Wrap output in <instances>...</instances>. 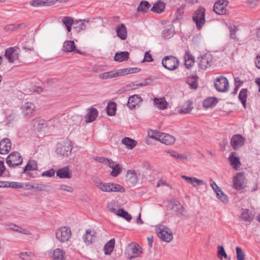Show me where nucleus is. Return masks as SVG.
Returning <instances> with one entry per match:
<instances>
[{
    "instance_id": "obj_1",
    "label": "nucleus",
    "mask_w": 260,
    "mask_h": 260,
    "mask_svg": "<svg viewBox=\"0 0 260 260\" xmlns=\"http://www.w3.org/2000/svg\"><path fill=\"white\" fill-rule=\"evenodd\" d=\"M155 231L158 237L162 241L170 242L173 238V234L170 229L162 225L156 226Z\"/></svg>"
},
{
    "instance_id": "obj_2",
    "label": "nucleus",
    "mask_w": 260,
    "mask_h": 260,
    "mask_svg": "<svg viewBox=\"0 0 260 260\" xmlns=\"http://www.w3.org/2000/svg\"><path fill=\"white\" fill-rule=\"evenodd\" d=\"M161 63L165 68L170 71L175 70L179 65L178 59L172 55L165 56L162 59Z\"/></svg>"
},
{
    "instance_id": "obj_3",
    "label": "nucleus",
    "mask_w": 260,
    "mask_h": 260,
    "mask_svg": "<svg viewBox=\"0 0 260 260\" xmlns=\"http://www.w3.org/2000/svg\"><path fill=\"white\" fill-rule=\"evenodd\" d=\"M205 9L199 7L193 14L192 20L196 23L198 29H200L205 22Z\"/></svg>"
},
{
    "instance_id": "obj_4",
    "label": "nucleus",
    "mask_w": 260,
    "mask_h": 260,
    "mask_svg": "<svg viewBox=\"0 0 260 260\" xmlns=\"http://www.w3.org/2000/svg\"><path fill=\"white\" fill-rule=\"evenodd\" d=\"M56 238L60 242L68 241L71 236V230L67 226H62L56 230Z\"/></svg>"
},
{
    "instance_id": "obj_5",
    "label": "nucleus",
    "mask_w": 260,
    "mask_h": 260,
    "mask_svg": "<svg viewBox=\"0 0 260 260\" xmlns=\"http://www.w3.org/2000/svg\"><path fill=\"white\" fill-rule=\"evenodd\" d=\"M23 158L17 151L11 153L7 158L6 162L10 167H14L22 164Z\"/></svg>"
},
{
    "instance_id": "obj_6",
    "label": "nucleus",
    "mask_w": 260,
    "mask_h": 260,
    "mask_svg": "<svg viewBox=\"0 0 260 260\" xmlns=\"http://www.w3.org/2000/svg\"><path fill=\"white\" fill-rule=\"evenodd\" d=\"M229 4L227 0H218L213 6V11L218 15H226L229 13V11L226 7Z\"/></svg>"
},
{
    "instance_id": "obj_7",
    "label": "nucleus",
    "mask_w": 260,
    "mask_h": 260,
    "mask_svg": "<svg viewBox=\"0 0 260 260\" xmlns=\"http://www.w3.org/2000/svg\"><path fill=\"white\" fill-rule=\"evenodd\" d=\"M214 86L218 91L225 92L229 89L228 80L225 77H218L214 80Z\"/></svg>"
},
{
    "instance_id": "obj_8",
    "label": "nucleus",
    "mask_w": 260,
    "mask_h": 260,
    "mask_svg": "<svg viewBox=\"0 0 260 260\" xmlns=\"http://www.w3.org/2000/svg\"><path fill=\"white\" fill-rule=\"evenodd\" d=\"M141 253V247L136 243L129 244L126 247L125 254H127V257L132 259L136 257Z\"/></svg>"
},
{
    "instance_id": "obj_9",
    "label": "nucleus",
    "mask_w": 260,
    "mask_h": 260,
    "mask_svg": "<svg viewBox=\"0 0 260 260\" xmlns=\"http://www.w3.org/2000/svg\"><path fill=\"white\" fill-rule=\"evenodd\" d=\"M198 65L200 69L206 70L210 67L213 62L212 55L210 54H206L198 58Z\"/></svg>"
},
{
    "instance_id": "obj_10",
    "label": "nucleus",
    "mask_w": 260,
    "mask_h": 260,
    "mask_svg": "<svg viewBox=\"0 0 260 260\" xmlns=\"http://www.w3.org/2000/svg\"><path fill=\"white\" fill-rule=\"evenodd\" d=\"M72 148L73 147L71 143L67 141L58 145L56 152L58 154L63 156H68L71 153Z\"/></svg>"
},
{
    "instance_id": "obj_11",
    "label": "nucleus",
    "mask_w": 260,
    "mask_h": 260,
    "mask_svg": "<svg viewBox=\"0 0 260 260\" xmlns=\"http://www.w3.org/2000/svg\"><path fill=\"white\" fill-rule=\"evenodd\" d=\"M245 177L244 172L238 173L233 179V187L237 190L243 189L245 186Z\"/></svg>"
},
{
    "instance_id": "obj_12",
    "label": "nucleus",
    "mask_w": 260,
    "mask_h": 260,
    "mask_svg": "<svg viewBox=\"0 0 260 260\" xmlns=\"http://www.w3.org/2000/svg\"><path fill=\"white\" fill-rule=\"evenodd\" d=\"M245 139L240 135H235L232 136L231 144L233 149L237 151L243 146L245 143Z\"/></svg>"
},
{
    "instance_id": "obj_13",
    "label": "nucleus",
    "mask_w": 260,
    "mask_h": 260,
    "mask_svg": "<svg viewBox=\"0 0 260 260\" xmlns=\"http://www.w3.org/2000/svg\"><path fill=\"white\" fill-rule=\"evenodd\" d=\"M36 107L31 102L25 103L21 106L22 112L24 116L27 118H30L33 116Z\"/></svg>"
},
{
    "instance_id": "obj_14",
    "label": "nucleus",
    "mask_w": 260,
    "mask_h": 260,
    "mask_svg": "<svg viewBox=\"0 0 260 260\" xmlns=\"http://www.w3.org/2000/svg\"><path fill=\"white\" fill-rule=\"evenodd\" d=\"M11 149V142L9 139L4 138L0 141V154H7Z\"/></svg>"
},
{
    "instance_id": "obj_15",
    "label": "nucleus",
    "mask_w": 260,
    "mask_h": 260,
    "mask_svg": "<svg viewBox=\"0 0 260 260\" xmlns=\"http://www.w3.org/2000/svg\"><path fill=\"white\" fill-rule=\"evenodd\" d=\"M87 114L84 116V119L86 123H89L94 121L98 116V111L95 108H90L88 109Z\"/></svg>"
},
{
    "instance_id": "obj_16",
    "label": "nucleus",
    "mask_w": 260,
    "mask_h": 260,
    "mask_svg": "<svg viewBox=\"0 0 260 260\" xmlns=\"http://www.w3.org/2000/svg\"><path fill=\"white\" fill-rule=\"evenodd\" d=\"M17 48L16 47H10L6 50L5 56L10 63L13 62L18 59V54L15 53Z\"/></svg>"
},
{
    "instance_id": "obj_17",
    "label": "nucleus",
    "mask_w": 260,
    "mask_h": 260,
    "mask_svg": "<svg viewBox=\"0 0 260 260\" xmlns=\"http://www.w3.org/2000/svg\"><path fill=\"white\" fill-rule=\"evenodd\" d=\"M212 183H210V186L212 188L214 191L216 193V197H219V192L222 194V196L220 198H221V202L223 203H226L228 201V197L225 194L221 189L216 184V183L213 181L211 179Z\"/></svg>"
},
{
    "instance_id": "obj_18",
    "label": "nucleus",
    "mask_w": 260,
    "mask_h": 260,
    "mask_svg": "<svg viewBox=\"0 0 260 260\" xmlns=\"http://www.w3.org/2000/svg\"><path fill=\"white\" fill-rule=\"evenodd\" d=\"M90 23V20L87 19H79L75 21L73 28L75 29L77 31L80 32L82 30H85L87 28V25Z\"/></svg>"
},
{
    "instance_id": "obj_19",
    "label": "nucleus",
    "mask_w": 260,
    "mask_h": 260,
    "mask_svg": "<svg viewBox=\"0 0 260 260\" xmlns=\"http://www.w3.org/2000/svg\"><path fill=\"white\" fill-rule=\"evenodd\" d=\"M229 159L231 166L235 170H237L241 166L240 157L235 152H233L231 153Z\"/></svg>"
},
{
    "instance_id": "obj_20",
    "label": "nucleus",
    "mask_w": 260,
    "mask_h": 260,
    "mask_svg": "<svg viewBox=\"0 0 260 260\" xmlns=\"http://www.w3.org/2000/svg\"><path fill=\"white\" fill-rule=\"evenodd\" d=\"M105 190V192H123L125 190L124 188L120 185L114 183H106Z\"/></svg>"
},
{
    "instance_id": "obj_21",
    "label": "nucleus",
    "mask_w": 260,
    "mask_h": 260,
    "mask_svg": "<svg viewBox=\"0 0 260 260\" xmlns=\"http://www.w3.org/2000/svg\"><path fill=\"white\" fill-rule=\"evenodd\" d=\"M62 50L67 52L75 51L78 53H81L79 50H76V46L73 41H66L63 45Z\"/></svg>"
},
{
    "instance_id": "obj_22",
    "label": "nucleus",
    "mask_w": 260,
    "mask_h": 260,
    "mask_svg": "<svg viewBox=\"0 0 260 260\" xmlns=\"http://www.w3.org/2000/svg\"><path fill=\"white\" fill-rule=\"evenodd\" d=\"M56 175L59 178H70L72 177V172L68 167L59 169L56 172Z\"/></svg>"
},
{
    "instance_id": "obj_23",
    "label": "nucleus",
    "mask_w": 260,
    "mask_h": 260,
    "mask_svg": "<svg viewBox=\"0 0 260 260\" xmlns=\"http://www.w3.org/2000/svg\"><path fill=\"white\" fill-rule=\"evenodd\" d=\"M116 31L117 36L122 40H125L127 38V29L124 24H120L117 26Z\"/></svg>"
},
{
    "instance_id": "obj_24",
    "label": "nucleus",
    "mask_w": 260,
    "mask_h": 260,
    "mask_svg": "<svg viewBox=\"0 0 260 260\" xmlns=\"http://www.w3.org/2000/svg\"><path fill=\"white\" fill-rule=\"evenodd\" d=\"M142 101L141 97L138 94L131 96L127 101V105L131 109L134 108Z\"/></svg>"
},
{
    "instance_id": "obj_25",
    "label": "nucleus",
    "mask_w": 260,
    "mask_h": 260,
    "mask_svg": "<svg viewBox=\"0 0 260 260\" xmlns=\"http://www.w3.org/2000/svg\"><path fill=\"white\" fill-rule=\"evenodd\" d=\"M159 141L167 145H170L175 143V138L169 134L162 133L160 138H159Z\"/></svg>"
},
{
    "instance_id": "obj_26",
    "label": "nucleus",
    "mask_w": 260,
    "mask_h": 260,
    "mask_svg": "<svg viewBox=\"0 0 260 260\" xmlns=\"http://www.w3.org/2000/svg\"><path fill=\"white\" fill-rule=\"evenodd\" d=\"M165 6V3L161 1H158L153 4L151 11L154 13L160 14L164 11Z\"/></svg>"
},
{
    "instance_id": "obj_27",
    "label": "nucleus",
    "mask_w": 260,
    "mask_h": 260,
    "mask_svg": "<svg viewBox=\"0 0 260 260\" xmlns=\"http://www.w3.org/2000/svg\"><path fill=\"white\" fill-rule=\"evenodd\" d=\"M126 182L130 186H134L137 183V177L134 171L129 170L127 172Z\"/></svg>"
},
{
    "instance_id": "obj_28",
    "label": "nucleus",
    "mask_w": 260,
    "mask_h": 260,
    "mask_svg": "<svg viewBox=\"0 0 260 260\" xmlns=\"http://www.w3.org/2000/svg\"><path fill=\"white\" fill-rule=\"evenodd\" d=\"M253 217L254 216L251 213H249L248 209H242L241 214L239 216L240 220L249 222H251L253 219Z\"/></svg>"
},
{
    "instance_id": "obj_29",
    "label": "nucleus",
    "mask_w": 260,
    "mask_h": 260,
    "mask_svg": "<svg viewBox=\"0 0 260 260\" xmlns=\"http://www.w3.org/2000/svg\"><path fill=\"white\" fill-rule=\"evenodd\" d=\"M121 143L128 149H133L137 144L136 141L128 137H125L121 141Z\"/></svg>"
},
{
    "instance_id": "obj_30",
    "label": "nucleus",
    "mask_w": 260,
    "mask_h": 260,
    "mask_svg": "<svg viewBox=\"0 0 260 260\" xmlns=\"http://www.w3.org/2000/svg\"><path fill=\"white\" fill-rule=\"evenodd\" d=\"M153 102L155 106L160 110L166 109L168 105L165 98H155L153 100Z\"/></svg>"
},
{
    "instance_id": "obj_31",
    "label": "nucleus",
    "mask_w": 260,
    "mask_h": 260,
    "mask_svg": "<svg viewBox=\"0 0 260 260\" xmlns=\"http://www.w3.org/2000/svg\"><path fill=\"white\" fill-rule=\"evenodd\" d=\"M129 58V53L127 51L116 52L114 56V60L122 62L127 60Z\"/></svg>"
},
{
    "instance_id": "obj_32",
    "label": "nucleus",
    "mask_w": 260,
    "mask_h": 260,
    "mask_svg": "<svg viewBox=\"0 0 260 260\" xmlns=\"http://www.w3.org/2000/svg\"><path fill=\"white\" fill-rule=\"evenodd\" d=\"M62 23L65 25L68 32L71 31L72 26H74L75 21L73 18L69 16L64 17L62 20Z\"/></svg>"
},
{
    "instance_id": "obj_33",
    "label": "nucleus",
    "mask_w": 260,
    "mask_h": 260,
    "mask_svg": "<svg viewBox=\"0 0 260 260\" xmlns=\"http://www.w3.org/2000/svg\"><path fill=\"white\" fill-rule=\"evenodd\" d=\"M198 77L196 75L188 77L186 79V83L189 85V87L192 89H196L198 87Z\"/></svg>"
},
{
    "instance_id": "obj_34",
    "label": "nucleus",
    "mask_w": 260,
    "mask_h": 260,
    "mask_svg": "<svg viewBox=\"0 0 260 260\" xmlns=\"http://www.w3.org/2000/svg\"><path fill=\"white\" fill-rule=\"evenodd\" d=\"M115 245V239L109 241L105 245L104 250L106 255H110L113 251Z\"/></svg>"
},
{
    "instance_id": "obj_35",
    "label": "nucleus",
    "mask_w": 260,
    "mask_h": 260,
    "mask_svg": "<svg viewBox=\"0 0 260 260\" xmlns=\"http://www.w3.org/2000/svg\"><path fill=\"white\" fill-rule=\"evenodd\" d=\"M192 103L190 101L185 102L181 107L179 112L180 114H186L189 113L192 109Z\"/></svg>"
},
{
    "instance_id": "obj_36",
    "label": "nucleus",
    "mask_w": 260,
    "mask_h": 260,
    "mask_svg": "<svg viewBox=\"0 0 260 260\" xmlns=\"http://www.w3.org/2000/svg\"><path fill=\"white\" fill-rule=\"evenodd\" d=\"M218 101L216 98L210 97L204 100L203 102V106L206 108H208L215 106Z\"/></svg>"
},
{
    "instance_id": "obj_37",
    "label": "nucleus",
    "mask_w": 260,
    "mask_h": 260,
    "mask_svg": "<svg viewBox=\"0 0 260 260\" xmlns=\"http://www.w3.org/2000/svg\"><path fill=\"white\" fill-rule=\"evenodd\" d=\"M151 5L148 2L146 1H142L140 2L137 7V10L138 12L144 13L148 11Z\"/></svg>"
},
{
    "instance_id": "obj_38",
    "label": "nucleus",
    "mask_w": 260,
    "mask_h": 260,
    "mask_svg": "<svg viewBox=\"0 0 260 260\" xmlns=\"http://www.w3.org/2000/svg\"><path fill=\"white\" fill-rule=\"evenodd\" d=\"M248 90L246 88H242L239 94V99L241 102L244 109L246 108V100Z\"/></svg>"
},
{
    "instance_id": "obj_39",
    "label": "nucleus",
    "mask_w": 260,
    "mask_h": 260,
    "mask_svg": "<svg viewBox=\"0 0 260 260\" xmlns=\"http://www.w3.org/2000/svg\"><path fill=\"white\" fill-rule=\"evenodd\" d=\"M30 5L34 7H41L44 6H49L51 4H53L50 0H34L30 2Z\"/></svg>"
},
{
    "instance_id": "obj_40",
    "label": "nucleus",
    "mask_w": 260,
    "mask_h": 260,
    "mask_svg": "<svg viewBox=\"0 0 260 260\" xmlns=\"http://www.w3.org/2000/svg\"><path fill=\"white\" fill-rule=\"evenodd\" d=\"M30 188L38 191L49 190V186L42 183H35L30 186Z\"/></svg>"
},
{
    "instance_id": "obj_41",
    "label": "nucleus",
    "mask_w": 260,
    "mask_h": 260,
    "mask_svg": "<svg viewBox=\"0 0 260 260\" xmlns=\"http://www.w3.org/2000/svg\"><path fill=\"white\" fill-rule=\"evenodd\" d=\"M53 260H63L64 252L59 248L56 249L52 255Z\"/></svg>"
},
{
    "instance_id": "obj_42",
    "label": "nucleus",
    "mask_w": 260,
    "mask_h": 260,
    "mask_svg": "<svg viewBox=\"0 0 260 260\" xmlns=\"http://www.w3.org/2000/svg\"><path fill=\"white\" fill-rule=\"evenodd\" d=\"M107 114L109 116H113L116 111V104L115 102H109L107 106Z\"/></svg>"
},
{
    "instance_id": "obj_43",
    "label": "nucleus",
    "mask_w": 260,
    "mask_h": 260,
    "mask_svg": "<svg viewBox=\"0 0 260 260\" xmlns=\"http://www.w3.org/2000/svg\"><path fill=\"white\" fill-rule=\"evenodd\" d=\"M93 182H94L95 185L98 187L100 189L104 191L105 188L106 187V183H103V182L101 180V179L97 177H93L92 178Z\"/></svg>"
},
{
    "instance_id": "obj_44",
    "label": "nucleus",
    "mask_w": 260,
    "mask_h": 260,
    "mask_svg": "<svg viewBox=\"0 0 260 260\" xmlns=\"http://www.w3.org/2000/svg\"><path fill=\"white\" fill-rule=\"evenodd\" d=\"M116 214L119 216L123 217L128 221L132 219V216L123 209H119L117 211Z\"/></svg>"
},
{
    "instance_id": "obj_45",
    "label": "nucleus",
    "mask_w": 260,
    "mask_h": 260,
    "mask_svg": "<svg viewBox=\"0 0 260 260\" xmlns=\"http://www.w3.org/2000/svg\"><path fill=\"white\" fill-rule=\"evenodd\" d=\"M109 167L112 169L111 172V175L113 177L117 176L122 171L121 167L119 164H116L115 166L111 165V167Z\"/></svg>"
},
{
    "instance_id": "obj_46",
    "label": "nucleus",
    "mask_w": 260,
    "mask_h": 260,
    "mask_svg": "<svg viewBox=\"0 0 260 260\" xmlns=\"http://www.w3.org/2000/svg\"><path fill=\"white\" fill-rule=\"evenodd\" d=\"M162 133L154 130H149L148 132V136L152 139H155L159 141V138H160Z\"/></svg>"
},
{
    "instance_id": "obj_47",
    "label": "nucleus",
    "mask_w": 260,
    "mask_h": 260,
    "mask_svg": "<svg viewBox=\"0 0 260 260\" xmlns=\"http://www.w3.org/2000/svg\"><path fill=\"white\" fill-rule=\"evenodd\" d=\"M173 205L177 206L176 208L175 209V211H176L177 216H180L184 215V209L178 201H174Z\"/></svg>"
},
{
    "instance_id": "obj_48",
    "label": "nucleus",
    "mask_w": 260,
    "mask_h": 260,
    "mask_svg": "<svg viewBox=\"0 0 260 260\" xmlns=\"http://www.w3.org/2000/svg\"><path fill=\"white\" fill-rule=\"evenodd\" d=\"M93 158L95 161H96L100 163L104 164L105 165H107L109 167H111V162L110 160H109L107 158L95 156L93 157Z\"/></svg>"
},
{
    "instance_id": "obj_49",
    "label": "nucleus",
    "mask_w": 260,
    "mask_h": 260,
    "mask_svg": "<svg viewBox=\"0 0 260 260\" xmlns=\"http://www.w3.org/2000/svg\"><path fill=\"white\" fill-rule=\"evenodd\" d=\"M168 152L169 153L172 157L176 159L182 160L187 158V156L186 154H180L174 150L168 151Z\"/></svg>"
},
{
    "instance_id": "obj_50",
    "label": "nucleus",
    "mask_w": 260,
    "mask_h": 260,
    "mask_svg": "<svg viewBox=\"0 0 260 260\" xmlns=\"http://www.w3.org/2000/svg\"><path fill=\"white\" fill-rule=\"evenodd\" d=\"M94 234H92L90 230L88 229L86 231V234L83 236V239L85 243H90L92 242V237Z\"/></svg>"
},
{
    "instance_id": "obj_51",
    "label": "nucleus",
    "mask_w": 260,
    "mask_h": 260,
    "mask_svg": "<svg viewBox=\"0 0 260 260\" xmlns=\"http://www.w3.org/2000/svg\"><path fill=\"white\" fill-rule=\"evenodd\" d=\"M35 256V254L31 252H21L19 254V257L23 260H31Z\"/></svg>"
},
{
    "instance_id": "obj_52",
    "label": "nucleus",
    "mask_w": 260,
    "mask_h": 260,
    "mask_svg": "<svg viewBox=\"0 0 260 260\" xmlns=\"http://www.w3.org/2000/svg\"><path fill=\"white\" fill-rule=\"evenodd\" d=\"M217 257L220 260L222 259V257H224V258H227L228 257L222 245L218 246Z\"/></svg>"
},
{
    "instance_id": "obj_53",
    "label": "nucleus",
    "mask_w": 260,
    "mask_h": 260,
    "mask_svg": "<svg viewBox=\"0 0 260 260\" xmlns=\"http://www.w3.org/2000/svg\"><path fill=\"white\" fill-rule=\"evenodd\" d=\"M236 251L237 260H244L245 255L242 249L239 247H237Z\"/></svg>"
},
{
    "instance_id": "obj_54",
    "label": "nucleus",
    "mask_w": 260,
    "mask_h": 260,
    "mask_svg": "<svg viewBox=\"0 0 260 260\" xmlns=\"http://www.w3.org/2000/svg\"><path fill=\"white\" fill-rule=\"evenodd\" d=\"M162 36L164 38L170 39L173 36V32L171 29L166 28L162 31Z\"/></svg>"
},
{
    "instance_id": "obj_55",
    "label": "nucleus",
    "mask_w": 260,
    "mask_h": 260,
    "mask_svg": "<svg viewBox=\"0 0 260 260\" xmlns=\"http://www.w3.org/2000/svg\"><path fill=\"white\" fill-rule=\"evenodd\" d=\"M27 165L29 170L35 171L37 170V164L35 160H30Z\"/></svg>"
},
{
    "instance_id": "obj_56",
    "label": "nucleus",
    "mask_w": 260,
    "mask_h": 260,
    "mask_svg": "<svg viewBox=\"0 0 260 260\" xmlns=\"http://www.w3.org/2000/svg\"><path fill=\"white\" fill-rule=\"evenodd\" d=\"M192 181L193 183H191V185L193 187L206 184V183L203 180L199 179L196 177H193V180Z\"/></svg>"
},
{
    "instance_id": "obj_57",
    "label": "nucleus",
    "mask_w": 260,
    "mask_h": 260,
    "mask_svg": "<svg viewBox=\"0 0 260 260\" xmlns=\"http://www.w3.org/2000/svg\"><path fill=\"white\" fill-rule=\"evenodd\" d=\"M59 189L68 192H73L74 191V188L72 186L66 184H60L59 185Z\"/></svg>"
},
{
    "instance_id": "obj_58",
    "label": "nucleus",
    "mask_w": 260,
    "mask_h": 260,
    "mask_svg": "<svg viewBox=\"0 0 260 260\" xmlns=\"http://www.w3.org/2000/svg\"><path fill=\"white\" fill-rule=\"evenodd\" d=\"M230 38L232 39L235 40L236 38V32L238 30L236 26H231L230 28Z\"/></svg>"
},
{
    "instance_id": "obj_59",
    "label": "nucleus",
    "mask_w": 260,
    "mask_h": 260,
    "mask_svg": "<svg viewBox=\"0 0 260 260\" xmlns=\"http://www.w3.org/2000/svg\"><path fill=\"white\" fill-rule=\"evenodd\" d=\"M9 186L13 188H22L23 184L21 182H10Z\"/></svg>"
},
{
    "instance_id": "obj_60",
    "label": "nucleus",
    "mask_w": 260,
    "mask_h": 260,
    "mask_svg": "<svg viewBox=\"0 0 260 260\" xmlns=\"http://www.w3.org/2000/svg\"><path fill=\"white\" fill-rule=\"evenodd\" d=\"M55 172V170L53 169H51L44 172L42 173V176L51 177L54 175Z\"/></svg>"
},
{
    "instance_id": "obj_61",
    "label": "nucleus",
    "mask_w": 260,
    "mask_h": 260,
    "mask_svg": "<svg viewBox=\"0 0 260 260\" xmlns=\"http://www.w3.org/2000/svg\"><path fill=\"white\" fill-rule=\"evenodd\" d=\"M243 81L239 77L235 78V90H238L239 88L243 84Z\"/></svg>"
},
{
    "instance_id": "obj_62",
    "label": "nucleus",
    "mask_w": 260,
    "mask_h": 260,
    "mask_svg": "<svg viewBox=\"0 0 260 260\" xmlns=\"http://www.w3.org/2000/svg\"><path fill=\"white\" fill-rule=\"evenodd\" d=\"M118 76H123L125 75L130 74V72H128V69H122L117 70Z\"/></svg>"
},
{
    "instance_id": "obj_63",
    "label": "nucleus",
    "mask_w": 260,
    "mask_h": 260,
    "mask_svg": "<svg viewBox=\"0 0 260 260\" xmlns=\"http://www.w3.org/2000/svg\"><path fill=\"white\" fill-rule=\"evenodd\" d=\"M185 7L186 6L185 5H183L178 9L176 12V15L177 17L182 16V15L184 13Z\"/></svg>"
},
{
    "instance_id": "obj_64",
    "label": "nucleus",
    "mask_w": 260,
    "mask_h": 260,
    "mask_svg": "<svg viewBox=\"0 0 260 260\" xmlns=\"http://www.w3.org/2000/svg\"><path fill=\"white\" fill-rule=\"evenodd\" d=\"M107 208L112 213H116V209L114 208V203L111 202L107 204Z\"/></svg>"
}]
</instances>
